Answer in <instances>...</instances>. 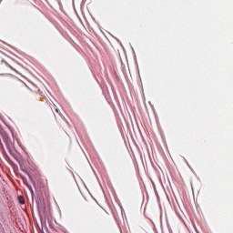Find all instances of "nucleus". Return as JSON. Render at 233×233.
<instances>
[{"label":"nucleus","instance_id":"1","mask_svg":"<svg viewBox=\"0 0 233 233\" xmlns=\"http://www.w3.org/2000/svg\"><path fill=\"white\" fill-rule=\"evenodd\" d=\"M18 200H19L20 205H25V198H24L18 197Z\"/></svg>","mask_w":233,"mask_h":233},{"label":"nucleus","instance_id":"4","mask_svg":"<svg viewBox=\"0 0 233 233\" xmlns=\"http://www.w3.org/2000/svg\"><path fill=\"white\" fill-rule=\"evenodd\" d=\"M2 2V0H0V3Z\"/></svg>","mask_w":233,"mask_h":233},{"label":"nucleus","instance_id":"3","mask_svg":"<svg viewBox=\"0 0 233 233\" xmlns=\"http://www.w3.org/2000/svg\"><path fill=\"white\" fill-rule=\"evenodd\" d=\"M56 112H59V110L58 109H56Z\"/></svg>","mask_w":233,"mask_h":233},{"label":"nucleus","instance_id":"2","mask_svg":"<svg viewBox=\"0 0 233 233\" xmlns=\"http://www.w3.org/2000/svg\"><path fill=\"white\" fill-rule=\"evenodd\" d=\"M31 192L34 193L33 189L31 188Z\"/></svg>","mask_w":233,"mask_h":233}]
</instances>
